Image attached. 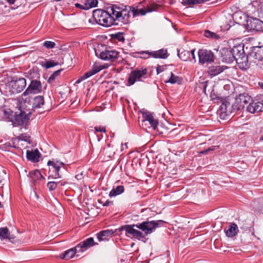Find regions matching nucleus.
Segmentation results:
<instances>
[{
  "label": "nucleus",
  "mask_w": 263,
  "mask_h": 263,
  "mask_svg": "<svg viewBox=\"0 0 263 263\" xmlns=\"http://www.w3.org/2000/svg\"><path fill=\"white\" fill-rule=\"evenodd\" d=\"M111 10V6L107 7L106 10L100 9L95 10L93 11V17L98 24L106 27H110L114 22Z\"/></svg>",
  "instance_id": "3"
},
{
  "label": "nucleus",
  "mask_w": 263,
  "mask_h": 263,
  "mask_svg": "<svg viewBox=\"0 0 263 263\" xmlns=\"http://www.w3.org/2000/svg\"><path fill=\"white\" fill-rule=\"evenodd\" d=\"M43 46L47 49L53 48L55 46V43L52 41H46L43 43Z\"/></svg>",
  "instance_id": "44"
},
{
  "label": "nucleus",
  "mask_w": 263,
  "mask_h": 263,
  "mask_svg": "<svg viewBox=\"0 0 263 263\" xmlns=\"http://www.w3.org/2000/svg\"><path fill=\"white\" fill-rule=\"evenodd\" d=\"M232 51L234 56L235 57V60L245 53L244 52L243 47L241 45L233 47L232 49Z\"/></svg>",
  "instance_id": "29"
},
{
  "label": "nucleus",
  "mask_w": 263,
  "mask_h": 263,
  "mask_svg": "<svg viewBox=\"0 0 263 263\" xmlns=\"http://www.w3.org/2000/svg\"><path fill=\"white\" fill-rule=\"evenodd\" d=\"M160 6L156 3H152L150 5L148 6L146 9H139L137 7H129V10H130V12H131L133 13V15L134 17L139 16V15H144L147 12H151L153 11L157 10L158 8H159Z\"/></svg>",
  "instance_id": "12"
},
{
  "label": "nucleus",
  "mask_w": 263,
  "mask_h": 263,
  "mask_svg": "<svg viewBox=\"0 0 263 263\" xmlns=\"http://www.w3.org/2000/svg\"><path fill=\"white\" fill-rule=\"evenodd\" d=\"M10 233L7 227L0 228V237L2 239H10Z\"/></svg>",
  "instance_id": "36"
},
{
  "label": "nucleus",
  "mask_w": 263,
  "mask_h": 263,
  "mask_svg": "<svg viewBox=\"0 0 263 263\" xmlns=\"http://www.w3.org/2000/svg\"><path fill=\"white\" fill-rule=\"evenodd\" d=\"M251 101L252 98L248 93H241L236 98L232 107L234 110H241L245 107L246 105L250 103Z\"/></svg>",
  "instance_id": "10"
},
{
  "label": "nucleus",
  "mask_w": 263,
  "mask_h": 263,
  "mask_svg": "<svg viewBox=\"0 0 263 263\" xmlns=\"http://www.w3.org/2000/svg\"><path fill=\"white\" fill-rule=\"evenodd\" d=\"M99 202L100 203H102L103 206H107L110 205V204H112L113 202L112 201L107 200L105 202H103L102 201H100Z\"/></svg>",
  "instance_id": "50"
},
{
  "label": "nucleus",
  "mask_w": 263,
  "mask_h": 263,
  "mask_svg": "<svg viewBox=\"0 0 263 263\" xmlns=\"http://www.w3.org/2000/svg\"><path fill=\"white\" fill-rule=\"evenodd\" d=\"M62 69L54 71L48 78L47 82L49 83H52L54 80L60 76Z\"/></svg>",
  "instance_id": "37"
},
{
  "label": "nucleus",
  "mask_w": 263,
  "mask_h": 263,
  "mask_svg": "<svg viewBox=\"0 0 263 263\" xmlns=\"http://www.w3.org/2000/svg\"><path fill=\"white\" fill-rule=\"evenodd\" d=\"M48 190L51 192L56 189L58 186L57 181H49L47 184Z\"/></svg>",
  "instance_id": "42"
},
{
  "label": "nucleus",
  "mask_w": 263,
  "mask_h": 263,
  "mask_svg": "<svg viewBox=\"0 0 263 263\" xmlns=\"http://www.w3.org/2000/svg\"><path fill=\"white\" fill-rule=\"evenodd\" d=\"M247 110L252 114L263 111V95L252 100L247 106Z\"/></svg>",
  "instance_id": "11"
},
{
  "label": "nucleus",
  "mask_w": 263,
  "mask_h": 263,
  "mask_svg": "<svg viewBox=\"0 0 263 263\" xmlns=\"http://www.w3.org/2000/svg\"><path fill=\"white\" fill-rule=\"evenodd\" d=\"M7 2L11 4L14 5L16 7H18L22 5H24L26 3V0H7Z\"/></svg>",
  "instance_id": "38"
},
{
  "label": "nucleus",
  "mask_w": 263,
  "mask_h": 263,
  "mask_svg": "<svg viewBox=\"0 0 263 263\" xmlns=\"http://www.w3.org/2000/svg\"><path fill=\"white\" fill-rule=\"evenodd\" d=\"M224 69V66H220L219 65L211 66L208 68L207 72L210 76L214 77L219 74Z\"/></svg>",
  "instance_id": "23"
},
{
  "label": "nucleus",
  "mask_w": 263,
  "mask_h": 263,
  "mask_svg": "<svg viewBox=\"0 0 263 263\" xmlns=\"http://www.w3.org/2000/svg\"><path fill=\"white\" fill-rule=\"evenodd\" d=\"M144 120L142 122L148 121L154 129H155L158 124V120L154 118L153 115L147 112L143 114Z\"/></svg>",
  "instance_id": "19"
},
{
  "label": "nucleus",
  "mask_w": 263,
  "mask_h": 263,
  "mask_svg": "<svg viewBox=\"0 0 263 263\" xmlns=\"http://www.w3.org/2000/svg\"><path fill=\"white\" fill-rule=\"evenodd\" d=\"M190 52L184 49L178 50V56L183 61H191Z\"/></svg>",
  "instance_id": "27"
},
{
  "label": "nucleus",
  "mask_w": 263,
  "mask_h": 263,
  "mask_svg": "<svg viewBox=\"0 0 263 263\" xmlns=\"http://www.w3.org/2000/svg\"><path fill=\"white\" fill-rule=\"evenodd\" d=\"M4 100H5V99L3 97H2V100L4 101Z\"/></svg>",
  "instance_id": "57"
},
{
  "label": "nucleus",
  "mask_w": 263,
  "mask_h": 263,
  "mask_svg": "<svg viewBox=\"0 0 263 263\" xmlns=\"http://www.w3.org/2000/svg\"><path fill=\"white\" fill-rule=\"evenodd\" d=\"M258 85L260 86V87L263 89V83L262 82H259Z\"/></svg>",
  "instance_id": "53"
},
{
  "label": "nucleus",
  "mask_w": 263,
  "mask_h": 263,
  "mask_svg": "<svg viewBox=\"0 0 263 263\" xmlns=\"http://www.w3.org/2000/svg\"><path fill=\"white\" fill-rule=\"evenodd\" d=\"M235 60L238 67L241 69H247L249 67L248 56L245 53Z\"/></svg>",
  "instance_id": "20"
},
{
  "label": "nucleus",
  "mask_w": 263,
  "mask_h": 263,
  "mask_svg": "<svg viewBox=\"0 0 263 263\" xmlns=\"http://www.w3.org/2000/svg\"><path fill=\"white\" fill-rule=\"evenodd\" d=\"M235 60V57L231 50H226L225 55L223 56V61L226 63H232Z\"/></svg>",
  "instance_id": "31"
},
{
  "label": "nucleus",
  "mask_w": 263,
  "mask_h": 263,
  "mask_svg": "<svg viewBox=\"0 0 263 263\" xmlns=\"http://www.w3.org/2000/svg\"><path fill=\"white\" fill-rule=\"evenodd\" d=\"M58 64V62H54L52 60H49L46 61L44 64H43L42 66L45 67L46 68H50L51 67L57 66Z\"/></svg>",
  "instance_id": "40"
},
{
  "label": "nucleus",
  "mask_w": 263,
  "mask_h": 263,
  "mask_svg": "<svg viewBox=\"0 0 263 263\" xmlns=\"http://www.w3.org/2000/svg\"><path fill=\"white\" fill-rule=\"evenodd\" d=\"M29 175L31 179L32 183H34V185H35V182L36 180H40L44 178L40 172L37 170L30 172Z\"/></svg>",
  "instance_id": "28"
},
{
  "label": "nucleus",
  "mask_w": 263,
  "mask_h": 263,
  "mask_svg": "<svg viewBox=\"0 0 263 263\" xmlns=\"http://www.w3.org/2000/svg\"><path fill=\"white\" fill-rule=\"evenodd\" d=\"M166 66H160L158 65L156 68V71L157 74L160 73V72H162L166 69Z\"/></svg>",
  "instance_id": "47"
},
{
  "label": "nucleus",
  "mask_w": 263,
  "mask_h": 263,
  "mask_svg": "<svg viewBox=\"0 0 263 263\" xmlns=\"http://www.w3.org/2000/svg\"><path fill=\"white\" fill-rule=\"evenodd\" d=\"M111 7V13L112 17L114 18L113 25L128 24L131 22V16L129 9H122L116 5H112Z\"/></svg>",
  "instance_id": "4"
},
{
  "label": "nucleus",
  "mask_w": 263,
  "mask_h": 263,
  "mask_svg": "<svg viewBox=\"0 0 263 263\" xmlns=\"http://www.w3.org/2000/svg\"><path fill=\"white\" fill-rule=\"evenodd\" d=\"M260 140H263V136L260 138Z\"/></svg>",
  "instance_id": "58"
},
{
  "label": "nucleus",
  "mask_w": 263,
  "mask_h": 263,
  "mask_svg": "<svg viewBox=\"0 0 263 263\" xmlns=\"http://www.w3.org/2000/svg\"><path fill=\"white\" fill-rule=\"evenodd\" d=\"M180 81V78L177 76H175L172 72H170V77L168 79L164 80L165 83H170L171 84H175L178 83Z\"/></svg>",
  "instance_id": "35"
},
{
  "label": "nucleus",
  "mask_w": 263,
  "mask_h": 263,
  "mask_svg": "<svg viewBox=\"0 0 263 263\" xmlns=\"http://www.w3.org/2000/svg\"><path fill=\"white\" fill-rule=\"evenodd\" d=\"M239 232L237 225L235 223H231L229 229L226 231V235L229 237L236 235Z\"/></svg>",
  "instance_id": "25"
},
{
  "label": "nucleus",
  "mask_w": 263,
  "mask_h": 263,
  "mask_svg": "<svg viewBox=\"0 0 263 263\" xmlns=\"http://www.w3.org/2000/svg\"><path fill=\"white\" fill-rule=\"evenodd\" d=\"M210 0H181V3L184 6H190L197 4H202Z\"/></svg>",
  "instance_id": "33"
},
{
  "label": "nucleus",
  "mask_w": 263,
  "mask_h": 263,
  "mask_svg": "<svg viewBox=\"0 0 263 263\" xmlns=\"http://www.w3.org/2000/svg\"><path fill=\"white\" fill-rule=\"evenodd\" d=\"M111 36L112 39H116L120 42H123L125 40L123 33L121 32H118L117 33L113 34H112Z\"/></svg>",
  "instance_id": "41"
},
{
  "label": "nucleus",
  "mask_w": 263,
  "mask_h": 263,
  "mask_svg": "<svg viewBox=\"0 0 263 263\" xmlns=\"http://www.w3.org/2000/svg\"><path fill=\"white\" fill-rule=\"evenodd\" d=\"M49 166L48 179H57L61 177L60 170L61 167L64 166V163L59 161L49 160L47 162Z\"/></svg>",
  "instance_id": "7"
},
{
  "label": "nucleus",
  "mask_w": 263,
  "mask_h": 263,
  "mask_svg": "<svg viewBox=\"0 0 263 263\" xmlns=\"http://www.w3.org/2000/svg\"><path fill=\"white\" fill-rule=\"evenodd\" d=\"M247 26L251 31H261L263 30V22L256 18H251L248 21Z\"/></svg>",
  "instance_id": "18"
},
{
  "label": "nucleus",
  "mask_w": 263,
  "mask_h": 263,
  "mask_svg": "<svg viewBox=\"0 0 263 263\" xmlns=\"http://www.w3.org/2000/svg\"><path fill=\"white\" fill-rule=\"evenodd\" d=\"M3 118L7 121H13V119L15 115L13 111L10 108L3 107L1 109Z\"/></svg>",
  "instance_id": "24"
},
{
  "label": "nucleus",
  "mask_w": 263,
  "mask_h": 263,
  "mask_svg": "<svg viewBox=\"0 0 263 263\" xmlns=\"http://www.w3.org/2000/svg\"><path fill=\"white\" fill-rule=\"evenodd\" d=\"M142 56L141 57V58H143V57H147V55L146 54H141Z\"/></svg>",
  "instance_id": "54"
},
{
  "label": "nucleus",
  "mask_w": 263,
  "mask_h": 263,
  "mask_svg": "<svg viewBox=\"0 0 263 263\" xmlns=\"http://www.w3.org/2000/svg\"><path fill=\"white\" fill-rule=\"evenodd\" d=\"M76 177L78 179V178H79V175H76Z\"/></svg>",
  "instance_id": "55"
},
{
  "label": "nucleus",
  "mask_w": 263,
  "mask_h": 263,
  "mask_svg": "<svg viewBox=\"0 0 263 263\" xmlns=\"http://www.w3.org/2000/svg\"><path fill=\"white\" fill-rule=\"evenodd\" d=\"M1 182V180H0V183Z\"/></svg>",
  "instance_id": "59"
},
{
  "label": "nucleus",
  "mask_w": 263,
  "mask_h": 263,
  "mask_svg": "<svg viewBox=\"0 0 263 263\" xmlns=\"http://www.w3.org/2000/svg\"><path fill=\"white\" fill-rule=\"evenodd\" d=\"M104 68H105L104 66H103L94 65L91 69H90L88 71L86 72L84 74L83 76H82L80 78H79L76 81V83L79 84V83H81L82 81L85 80L86 79H87V78H89L90 77L99 72L101 70L103 69Z\"/></svg>",
  "instance_id": "17"
},
{
  "label": "nucleus",
  "mask_w": 263,
  "mask_h": 263,
  "mask_svg": "<svg viewBox=\"0 0 263 263\" xmlns=\"http://www.w3.org/2000/svg\"><path fill=\"white\" fill-rule=\"evenodd\" d=\"M199 62L201 64L211 63L214 62V55L211 50L204 49H199L198 51Z\"/></svg>",
  "instance_id": "14"
},
{
  "label": "nucleus",
  "mask_w": 263,
  "mask_h": 263,
  "mask_svg": "<svg viewBox=\"0 0 263 263\" xmlns=\"http://www.w3.org/2000/svg\"><path fill=\"white\" fill-rule=\"evenodd\" d=\"M19 139H21L22 140L27 141L29 143H30V137L28 135H27L26 134H22L21 136L18 137Z\"/></svg>",
  "instance_id": "46"
},
{
  "label": "nucleus",
  "mask_w": 263,
  "mask_h": 263,
  "mask_svg": "<svg viewBox=\"0 0 263 263\" xmlns=\"http://www.w3.org/2000/svg\"><path fill=\"white\" fill-rule=\"evenodd\" d=\"M20 110V114H15L13 121L12 122L14 125H26L29 120V116L31 114V111L26 110L21 107V102L18 106Z\"/></svg>",
  "instance_id": "8"
},
{
  "label": "nucleus",
  "mask_w": 263,
  "mask_h": 263,
  "mask_svg": "<svg viewBox=\"0 0 263 263\" xmlns=\"http://www.w3.org/2000/svg\"><path fill=\"white\" fill-rule=\"evenodd\" d=\"M148 71L146 68L136 69L132 70L127 79V86H131L137 81H143L147 78Z\"/></svg>",
  "instance_id": "6"
},
{
  "label": "nucleus",
  "mask_w": 263,
  "mask_h": 263,
  "mask_svg": "<svg viewBox=\"0 0 263 263\" xmlns=\"http://www.w3.org/2000/svg\"><path fill=\"white\" fill-rule=\"evenodd\" d=\"M26 86V81L25 78H14L6 85V95L11 96L13 94L20 93L24 89Z\"/></svg>",
  "instance_id": "5"
},
{
  "label": "nucleus",
  "mask_w": 263,
  "mask_h": 263,
  "mask_svg": "<svg viewBox=\"0 0 263 263\" xmlns=\"http://www.w3.org/2000/svg\"><path fill=\"white\" fill-rule=\"evenodd\" d=\"M99 55L101 59L111 62H119L123 60L120 55V52L115 50L106 49L100 52Z\"/></svg>",
  "instance_id": "9"
},
{
  "label": "nucleus",
  "mask_w": 263,
  "mask_h": 263,
  "mask_svg": "<svg viewBox=\"0 0 263 263\" xmlns=\"http://www.w3.org/2000/svg\"><path fill=\"white\" fill-rule=\"evenodd\" d=\"M76 249L77 246L74 248L66 251L64 254L61 255V257L67 260L72 258L76 253H80V252L76 250Z\"/></svg>",
  "instance_id": "26"
},
{
  "label": "nucleus",
  "mask_w": 263,
  "mask_h": 263,
  "mask_svg": "<svg viewBox=\"0 0 263 263\" xmlns=\"http://www.w3.org/2000/svg\"><path fill=\"white\" fill-rule=\"evenodd\" d=\"M164 223L165 222L162 220H149L147 219L141 223L123 226L119 230H124L126 236L128 237L132 236L139 240L143 241V239H145V235L152 233L157 228L163 226Z\"/></svg>",
  "instance_id": "1"
},
{
  "label": "nucleus",
  "mask_w": 263,
  "mask_h": 263,
  "mask_svg": "<svg viewBox=\"0 0 263 263\" xmlns=\"http://www.w3.org/2000/svg\"><path fill=\"white\" fill-rule=\"evenodd\" d=\"M19 102H21V107L27 111H35L37 109L43 107L45 104L44 98L43 96L32 97H22Z\"/></svg>",
  "instance_id": "2"
},
{
  "label": "nucleus",
  "mask_w": 263,
  "mask_h": 263,
  "mask_svg": "<svg viewBox=\"0 0 263 263\" xmlns=\"http://www.w3.org/2000/svg\"><path fill=\"white\" fill-rule=\"evenodd\" d=\"M58 183V186L60 185L61 186L65 185L67 182L63 180H61L59 181H57Z\"/></svg>",
  "instance_id": "52"
},
{
  "label": "nucleus",
  "mask_w": 263,
  "mask_h": 263,
  "mask_svg": "<svg viewBox=\"0 0 263 263\" xmlns=\"http://www.w3.org/2000/svg\"><path fill=\"white\" fill-rule=\"evenodd\" d=\"M74 6L76 8H80L81 9H82V10H88L85 3L84 5H81L80 4H79V3H76L74 4Z\"/></svg>",
  "instance_id": "48"
},
{
  "label": "nucleus",
  "mask_w": 263,
  "mask_h": 263,
  "mask_svg": "<svg viewBox=\"0 0 263 263\" xmlns=\"http://www.w3.org/2000/svg\"><path fill=\"white\" fill-rule=\"evenodd\" d=\"M195 49H193L192 50H191L190 52V55H191V61H192V60L194 61V62H195L196 61V58H195Z\"/></svg>",
  "instance_id": "51"
},
{
  "label": "nucleus",
  "mask_w": 263,
  "mask_h": 263,
  "mask_svg": "<svg viewBox=\"0 0 263 263\" xmlns=\"http://www.w3.org/2000/svg\"><path fill=\"white\" fill-rule=\"evenodd\" d=\"M101 153L107 158H111L112 156L115 154V152L112 147H111L109 145H107L106 146L104 147L102 150Z\"/></svg>",
  "instance_id": "32"
},
{
  "label": "nucleus",
  "mask_w": 263,
  "mask_h": 263,
  "mask_svg": "<svg viewBox=\"0 0 263 263\" xmlns=\"http://www.w3.org/2000/svg\"><path fill=\"white\" fill-rule=\"evenodd\" d=\"M98 245L96 243L92 237L88 238L80 242L77 245V249L80 252H83L88 250L90 247Z\"/></svg>",
  "instance_id": "16"
},
{
  "label": "nucleus",
  "mask_w": 263,
  "mask_h": 263,
  "mask_svg": "<svg viewBox=\"0 0 263 263\" xmlns=\"http://www.w3.org/2000/svg\"><path fill=\"white\" fill-rule=\"evenodd\" d=\"M95 129L97 132L105 133L106 132L105 127L101 126H96Z\"/></svg>",
  "instance_id": "49"
},
{
  "label": "nucleus",
  "mask_w": 263,
  "mask_h": 263,
  "mask_svg": "<svg viewBox=\"0 0 263 263\" xmlns=\"http://www.w3.org/2000/svg\"><path fill=\"white\" fill-rule=\"evenodd\" d=\"M124 191V187L122 185H118L110 191L109 196V197H114L120 195Z\"/></svg>",
  "instance_id": "30"
},
{
  "label": "nucleus",
  "mask_w": 263,
  "mask_h": 263,
  "mask_svg": "<svg viewBox=\"0 0 263 263\" xmlns=\"http://www.w3.org/2000/svg\"><path fill=\"white\" fill-rule=\"evenodd\" d=\"M86 5L87 6V9L95 7L98 5L97 0H86L85 1Z\"/></svg>",
  "instance_id": "39"
},
{
  "label": "nucleus",
  "mask_w": 263,
  "mask_h": 263,
  "mask_svg": "<svg viewBox=\"0 0 263 263\" xmlns=\"http://www.w3.org/2000/svg\"><path fill=\"white\" fill-rule=\"evenodd\" d=\"M42 86L40 81L32 80L26 89L22 93V97H27L32 94H36L42 91Z\"/></svg>",
  "instance_id": "13"
},
{
  "label": "nucleus",
  "mask_w": 263,
  "mask_h": 263,
  "mask_svg": "<svg viewBox=\"0 0 263 263\" xmlns=\"http://www.w3.org/2000/svg\"><path fill=\"white\" fill-rule=\"evenodd\" d=\"M254 52V57L258 61L263 60V45L257 47Z\"/></svg>",
  "instance_id": "34"
},
{
  "label": "nucleus",
  "mask_w": 263,
  "mask_h": 263,
  "mask_svg": "<svg viewBox=\"0 0 263 263\" xmlns=\"http://www.w3.org/2000/svg\"><path fill=\"white\" fill-rule=\"evenodd\" d=\"M41 156V154L37 149L34 151H27L26 152L27 159L33 162H37L39 161V158Z\"/></svg>",
  "instance_id": "21"
},
{
  "label": "nucleus",
  "mask_w": 263,
  "mask_h": 263,
  "mask_svg": "<svg viewBox=\"0 0 263 263\" xmlns=\"http://www.w3.org/2000/svg\"><path fill=\"white\" fill-rule=\"evenodd\" d=\"M114 231L112 230H103L97 234V237L99 241L108 240V237H111Z\"/></svg>",
  "instance_id": "22"
},
{
  "label": "nucleus",
  "mask_w": 263,
  "mask_h": 263,
  "mask_svg": "<svg viewBox=\"0 0 263 263\" xmlns=\"http://www.w3.org/2000/svg\"><path fill=\"white\" fill-rule=\"evenodd\" d=\"M76 177L78 179V178H79V175H76Z\"/></svg>",
  "instance_id": "56"
},
{
  "label": "nucleus",
  "mask_w": 263,
  "mask_h": 263,
  "mask_svg": "<svg viewBox=\"0 0 263 263\" xmlns=\"http://www.w3.org/2000/svg\"><path fill=\"white\" fill-rule=\"evenodd\" d=\"M139 53L140 54L147 55V57H143V59H148L152 57L155 59H165L169 55L167 53V50L165 49H161L151 52L148 51H142L139 52Z\"/></svg>",
  "instance_id": "15"
},
{
  "label": "nucleus",
  "mask_w": 263,
  "mask_h": 263,
  "mask_svg": "<svg viewBox=\"0 0 263 263\" xmlns=\"http://www.w3.org/2000/svg\"><path fill=\"white\" fill-rule=\"evenodd\" d=\"M204 35L207 37L212 39H216L219 37V36L216 33L208 30L204 31Z\"/></svg>",
  "instance_id": "43"
},
{
  "label": "nucleus",
  "mask_w": 263,
  "mask_h": 263,
  "mask_svg": "<svg viewBox=\"0 0 263 263\" xmlns=\"http://www.w3.org/2000/svg\"><path fill=\"white\" fill-rule=\"evenodd\" d=\"M218 147V146H212L206 149L201 151L200 153L201 154L206 155L208 153V152L215 151Z\"/></svg>",
  "instance_id": "45"
}]
</instances>
